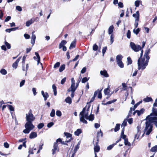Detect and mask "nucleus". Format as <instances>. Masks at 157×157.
Instances as JSON below:
<instances>
[{"label":"nucleus","instance_id":"obj_1","mask_svg":"<svg viewBox=\"0 0 157 157\" xmlns=\"http://www.w3.org/2000/svg\"><path fill=\"white\" fill-rule=\"evenodd\" d=\"M150 52V49H147L143 58H140L138 60V69L144 70L147 66L150 57L148 55Z\"/></svg>","mask_w":157,"mask_h":157},{"label":"nucleus","instance_id":"obj_2","mask_svg":"<svg viewBox=\"0 0 157 157\" xmlns=\"http://www.w3.org/2000/svg\"><path fill=\"white\" fill-rule=\"evenodd\" d=\"M151 116V115L147 116L146 117L147 121L145 123V127L144 129V134H145L147 135H148L152 131V125L151 123L153 122H155L156 120Z\"/></svg>","mask_w":157,"mask_h":157},{"label":"nucleus","instance_id":"obj_3","mask_svg":"<svg viewBox=\"0 0 157 157\" xmlns=\"http://www.w3.org/2000/svg\"><path fill=\"white\" fill-rule=\"evenodd\" d=\"M90 106L89 105L87 108L86 107L84 108L82 111L80 113V115L81 116L80 117V121L84 124H86L87 123V121L84 118L86 119L88 118V116H89L88 111Z\"/></svg>","mask_w":157,"mask_h":157},{"label":"nucleus","instance_id":"obj_4","mask_svg":"<svg viewBox=\"0 0 157 157\" xmlns=\"http://www.w3.org/2000/svg\"><path fill=\"white\" fill-rule=\"evenodd\" d=\"M25 129L24 130L23 132L25 134L29 133L34 128V126L32 122H27L25 123Z\"/></svg>","mask_w":157,"mask_h":157},{"label":"nucleus","instance_id":"obj_5","mask_svg":"<svg viewBox=\"0 0 157 157\" xmlns=\"http://www.w3.org/2000/svg\"><path fill=\"white\" fill-rule=\"evenodd\" d=\"M26 120L27 122H32L34 121L35 119V117L32 113V111L30 110L28 113H26Z\"/></svg>","mask_w":157,"mask_h":157},{"label":"nucleus","instance_id":"obj_6","mask_svg":"<svg viewBox=\"0 0 157 157\" xmlns=\"http://www.w3.org/2000/svg\"><path fill=\"white\" fill-rule=\"evenodd\" d=\"M130 44L131 48L134 52H138L141 49V48L140 45H136L133 42H130Z\"/></svg>","mask_w":157,"mask_h":157},{"label":"nucleus","instance_id":"obj_7","mask_svg":"<svg viewBox=\"0 0 157 157\" xmlns=\"http://www.w3.org/2000/svg\"><path fill=\"white\" fill-rule=\"evenodd\" d=\"M122 58L121 55H118L116 57L117 64L120 67L122 68L124 67V64L121 61Z\"/></svg>","mask_w":157,"mask_h":157},{"label":"nucleus","instance_id":"obj_8","mask_svg":"<svg viewBox=\"0 0 157 157\" xmlns=\"http://www.w3.org/2000/svg\"><path fill=\"white\" fill-rule=\"evenodd\" d=\"M66 143L67 142H66V141H63L61 139L58 138L56 140V141L55 142L54 147H58L59 146L58 144L59 143L62 144L67 145Z\"/></svg>","mask_w":157,"mask_h":157},{"label":"nucleus","instance_id":"obj_9","mask_svg":"<svg viewBox=\"0 0 157 157\" xmlns=\"http://www.w3.org/2000/svg\"><path fill=\"white\" fill-rule=\"evenodd\" d=\"M152 116V117H153L154 118H155L156 119V122L157 121V117H156L157 116V109H155L153 108L152 109V113L149 116Z\"/></svg>","mask_w":157,"mask_h":157},{"label":"nucleus","instance_id":"obj_10","mask_svg":"<svg viewBox=\"0 0 157 157\" xmlns=\"http://www.w3.org/2000/svg\"><path fill=\"white\" fill-rule=\"evenodd\" d=\"M64 135L66 137V138L68 140H67L66 142H70L71 140L72 139V135L70 133L68 132H64Z\"/></svg>","mask_w":157,"mask_h":157},{"label":"nucleus","instance_id":"obj_11","mask_svg":"<svg viewBox=\"0 0 157 157\" xmlns=\"http://www.w3.org/2000/svg\"><path fill=\"white\" fill-rule=\"evenodd\" d=\"M77 88V86H75V84H71V86L67 90L69 92L71 91H75Z\"/></svg>","mask_w":157,"mask_h":157},{"label":"nucleus","instance_id":"obj_12","mask_svg":"<svg viewBox=\"0 0 157 157\" xmlns=\"http://www.w3.org/2000/svg\"><path fill=\"white\" fill-rule=\"evenodd\" d=\"M41 93L42 95L44 98V100L45 101H46L47 98L49 97L48 93L47 92L44 93V92L43 90L41 91Z\"/></svg>","mask_w":157,"mask_h":157},{"label":"nucleus","instance_id":"obj_13","mask_svg":"<svg viewBox=\"0 0 157 157\" xmlns=\"http://www.w3.org/2000/svg\"><path fill=\"white\" fill-rule=\"evenodd\" d=\"M35 55H36V56L37 58V65H38L40 63V65H41V67L42 68H43V65H42V64L40 63V56L39 55L38 53L37 52H35Z\"/></svg>","mask_w":157,"mask_h":157},{"label":"nucleus","instance_id":"obj_14","mask_svg":"<svg viewBox=\"0 0 157 157\" xmlns=\"http://www.w3.org/2000/svg\"><path fill=\"white\" fill-rule=\"evenodd\" d=\"M21 59V57H19L16 60V61L12 65V67L13 68H16L17 67L18 64L19 62L20 59Z\"/></svg>","mask_w":157,"mask_h":157},{"label":"nucleus","instance_id":"obj_15","mask_svg":"<svg viewBox=\"0 0 157 157\" xmlns=\"http://www.w3.org/2000/svg\"><path fill=\"white\" fill-rule=\"evenodd\" d=\"M37 136V134L36 132H32L30 134L29 137L30 139H32L35 138Z\"/></svg>","mask_w":157,"mask_h":157},{"label":"nucleus","instance_id":"obj_16","mask_svg":"<svg viewBox=\"0 0 157 157\" xmlns=\"http://www.w3.org/2000/svg\"><path fill=\"white\" fill-rule=\"evenodd\" d=\"M100 73L101 75H103L105 77H109V75L107 73V71L105 70L103 71H101L100 72Z\"/></svg>","mask_w":157,"mask_h":157},{"label":"nucleus","instance_id":"obj_17","mask_svg":"<svg viewBox=\"0 0 157 157\" xmlns=\"http://www.w3.org/2000/svg\"><path fill=\"white\" fill-rule=\"evenodd\" d=\"M133 16L136 18L135 20L139 21V13L138 11H137L133 15Z\"/></svg>","mask_w":157,"mask_h":157},{"label":"nucleus","instance_id":"obj_18","mask_svg":"<svg viewBox=\"0 0 157 157\" xmlns=\"http://www.w3.org/2000/svg\"><path fill=\"white\" fill-rule=\"evenodd\" d=\"M140 127L139 126H138L137 127V133L136 135L135 136V138H136L137 139H138L139 137V136L140 134Z\"/></svg>","mask_w":157,"mask_h":157},{"label":"nucleus","instance_id":"obj_19","mask_svg":"<svg viewBox=\"0 0 157 157\" xmlns=\"http://www.w3.org/2000/svg\"><path fill=\"white\" fill-rule=\"evenodd\" d=\"M145 109L144 108L141 109L140 110H136V112L138 116H140L143 114L144 112Z\"/></svg>","mask_w":157,"mask_h":157},{"label":"nucleus","instance_id":"obj_20","mask_svg":"<svg viewBox=\"0 0 157 157\" xmlns=\"http://www.w3.org/2000/svg\"><path fill=\"white\" fill-rule=\"evenodd\" d=\"M76 40L75 39L74 41H72L70 45L69 49H71L75 47Z\"/></svg>","mask_w":157,"mask_h":157},{"label":"nucleus","instance_id":"obj_21","mask_svg":"<svg viewBox=\"0 0 157 157\" xmlns=\"http://www.w3.org/2000/svg\"><path fill=\"white\" fill-rule=\"evenodd\" d=\"M92 111L91 112V114L89 116H88V118L86 119L87 120H88L90 121H92L94 119V115L92 114Z\"/></svg>","mask_w":157,"mask_h":157},{"label":"nucleus","instance_id":"obj_22","mask_svg":"<svg viewBox=\"0 0 157 157\" xmlns=\"http://www.w3.org/2000/svg\"><path fill=\"white\" fill-rule=\"evenodd\" d=\"M33 22L34 21L32 19H31L30 20L27 21L26 22V25L27 27H29L31 24H32Z\"/></svg>","mask_w":157,"mask_h":157},{"label":"nucleus","instance_id":"obj_23","mask_svg":"<svg viewBox=\"0 0 157 157\" xmlns=\"http://www.w3.org/2000/svg\"><path fill=\"white\" fill-rule=\"evenodd\" d=\"M114 27L113 25L110 26L108 29V33L109 34H111L113 32Z\"/></svg>","mask_w":157,"mask_h":157},{"label":"nucleus","instance_id":"obj_24","mask_svg":"<svg viewBox=\"0 0 157 157\" xmlns=\"http://www.w3.org/2000/svg\"><path fill=\"white\" fill-rule=\"evenodd\" d=\"M82 133L81 129H77L76 131L75 132V135L77 136H79Z\"/></svg>","mask_w":157,"mask_h":157},{"label":"nucleus","instance_id":"obj_25","mask_svg":"<svg viewBox=\"0 0 157 157\" xmlns=\"http://www.w3.org/2000/svg\"><path fill=\"white\" fill-rule=\"evenodd\" d=\"M67 43V41L65 40H63L59 44V48H61L63 46Z\"/></svg>","mask_w":157,"mask_h":157},{"label":"nucleus","instance_id":"obj_26","mask_svg":"<svg viewBox=\"0 0 157 157\" xmlns=\"http://www.w3.org/2000/svg\"><path fill=\"white\" fill-rule=\"evenodd\" d=\"M65 101L67 103L70 104H71L72 102V100L70 97H68L65 99Z\"/></svg>","mask_w":157,"mask_h":157},{"label":"nucleus","instance_id":"obj_27","mask_svg":"<svg viewBox=\"0 0 157 157\" xmlns=\"http://www.w3.org/2000/svg\"><path fill=\"white\" fill-rule=\"evenodd\" d=\"M143 101L145 102H148L152 101V99L151 97H147L144 98V99Z\"/></svg>","mask_w":157,"mask_h":157},{"label":"nucleus","instance_id":"obj_28","mask_svg":"<svg viewBox=\"0 0 157 157\" xmlns=\"http://www.w3.org/2000/svg\"><path fill=\"white\" fill-rule=\"evenodd\" d=\"M140 30L139 28H137V29L135 28L133 29V32L136 35H137L140 32Z\"/></svg>","mask_w":157,"mask_h":157},{"label":"nucleus","instance_id":"obj_29","mask_svg":"<svg viewBox=\"0 0 157 157\" xmlns=\"http://www.w3.org/2000/svg\"><path fill=\"white\" fill-rule=\"evenodd\" d=\"M109 89L108 88L105 89L104 91L105 94L108 95H109Z\"/></svg>","mask_w":157,"mask_h":157},{"label":"nucleus","instance_id":"obj_30","mask_svg":"<svg viewBox=\"0 0 157 157\" xmlns=\"http://www.w3.org/2000/svg\"><path fill=\"white\" fill-rule=\"evenodd\" d=\"M120 124H116L115 127L114 128V131L116 132L118 131L120 129Z\"/></svg>","mask_w":157,"mask_h":157},{"label":"nucleus","instance_id":"obj_31","mask_svg":"<svg viewBox=\"0 0 157 157\" xmlns=\"http://www.w3.org/2000/svg\"><path fill=\"white\" fill-rule=\"evenodd\" d=\"M124 143L125 145L128 147L130 146L131 144L128 141V139L125 140H124Z\"/></svg>","mask_w":157,"mask_h":157},{"label":"nucleus","instance_id":"obj_32","mask_svg":"<svg viewBox=\"0 0 157 157\" xmlns=\"http://www.w3.org/2000/svg\"><path fill=\"white\" fill-rule=\"evenodd\" d=\"M90 78L89 77L88 78H87L86 77H84L83 78L82 80V83H84L87 81Z\"/></svg>","mask_w":157,"mask_h":157},{"label":"nucleus","instance_id":"obj_33","mask_svg":"<svg viewBox=\"0 0 157 157\" xmlns=\"http://www.w3.org/2000/svg\"><path fill=\"white\" fill-rule=\"evenodd\" d=\"M65 66L64 64L62 65L59 68V71L60 72L62 71L64 69Z\"/></svg>","mask_w":157,"mask_h":157},{"label":"nucleus","instance_id":"obj_34","mask_svg":"<svg viewBox=\"0 0 157 157\" xmlns=\"http://www.w3.org/2000/svg\"><path fill=\"white\" fill-rule=\"evenodd\" d=\"M127 121V120L125 119L123 121V123H122L121 126H123V128H124V127L126 125Z\"/></svg>","mask_w":157,"mask_h":157},{"label":"nucleus","instance_id":"obj_35","mask_svg":"<svg viewBox=\"0 0 157 157\" xmlns=\"http://www.w3.org/2000/svg\"><path fill=\"white\" fill-rule=\"evenodd\" d=\"M0 72L3 75H6L7 74V71L5 69H2L0 71Z\"/></svg>","mask_w":157,"mask_h":157},{"label":"nucleus","instance_id":"obj_36","mask_svg":"<svg viewBox=\"0 0 157 157\" xmlns=\"http://www.w3.org/2000/svg\"><path fill=\"white\" fill-rule=\"evenodd\" d=\"M141 2V1H136L135 2V5L136 7H138L139 6L140 3Z\"/></svg>","mask_w":157,"mask_h":157},{"label":"nucleus","instance_id":"obj_37","mask_svg":"<svg viewBox=\"0 0 157 157\" xmlns=\"http://www.w3.org/2000/svg\"><path fill=\"white\" fill-rule=\"evenodd\" d=\"M55 110L54 109H52L51 112L50 116L51 117H53L55 116Z\"/></svg>","mask_w":157,"mask_h":157},{"label":"nucleus","instance_id":"obj_38","mask_svg":"<svg viewBox=\"0 0 157 157\" xmlns=\"http://www.w3.org/2000/svg\"><path fill=\"white\" fill-rule=\"evenodd\" d=\"M117 100L116 99H114L113 100L109 101L108 102H107L106 104H104V105H106V104H111L115 102Z\"/></svg>","mask_w":157,"mask_h":157},{"label":"nucleus","instance_id":"obj_39","mask_svg":"<svg viewBox=\"0 0 157 157\" xmlns=\"http://www.w3.org/2000/svg\"><path fill=\"white\" fill-rule=\"evenodd\" d=\"M127 37L128 38L130 39L131 37V32L130 30H128L127 33Z\"/></svg>","mask_w":157,"mask_h":157},{"label":"nucleus","instance_id":"obj_40","mask_svg":"<svg viewBox=\"0 0 157 157\" xmlns=\"http://www.w3.org/2000/svg\"><path fill=\"white\" fill-rule=\"evenodd\" d=\"M44 126V124L43 123H40L38 124L37 128H38L40 129L42 128Z\"/></svg>","mask_w":157,"mask_h":157},{"label":"nucleus","instance_id":"obj_41","mask_svg":"<svg viewBox=\"0 0 157 157\" xmlns=\"http://www.w3.org/2000/svg\"><path fill=\"white\" fill-rule=\"evenodd\" d=\"M56 114L58 117H60L62 115V113L59 110H57L56 112Z\"/></svg>","mask_w":157,"mask_h":157},{"label":"nucleus","instance_id":"obj_42","mask_svg":"<svg viewBox=\"0 0 157 157\" xmlns=\"http://www.w3.org/2000/svg\"><path fill=\"white\" fill-rule=\"evenodd\" d=\"M98 49V46L96 45V44H94L93 47V49L94 51H97Z\"/></svg>","mask_w":157,"mask_h":157},{"label":"nucleus","instance_id":"obj_43","mask_svg":"<svg viewBox=\"0 0 157 157\" xmlns=\"http://www.w3.org/2000/svg\"><path fill=\"white\" fill-rule=\"evenodd\" d=\"M58 148H54L52 149V154L54 155L55 154V152L57 151V152L58 151V149H57Z\"/></svg>","mask_w":157,"mask_h":157},{"label":"nucleus","instance_id":"obj_44","mask_svg":"<svg viewBox=\"0 0 157 157\" xmlns=\"http://www.w3.org/2000/svg\"><path fill=\"white\" fill-rule=\"evenodd\" d=\"M35 33V31H33L32 33V36L31 37V39L35 40L36 38V36L35 34H34V33Z\"/></svg>","mask_w":157,"mask_h":157},{"label":"nucleus","instance_id":"obj_45","mask_svg":"<svg viewBox=\"0 0 157 157\" xmlns=\"http://www.w3.org/2000/svg\"><path fill=\"white\" fill-rule=\"evenodd\" d=\"M107 48V47H103L102 49V53L103 54V56H104V54H105Z\"/></svg>","mask_w":157,"mask_h":157},{"label":"nucleus","instance_id":"obj_46","mask_svg":"<svg viewBox=\"0 0 157 157\" xmlns=\"http://www.w3.org/2000/svg\"><path fill=\"white\" fill-rule=\"evenodd\" d=\"M127 60L128 62V64H130L132 63V60L130 57H128L127 58Z\"/></svg>","mask_w":157,"mask_h":157},{"label":"nucleus","instance_id":"obj_47","mask_svg":"<svg viewBox=\"0 0 157 157\" xmlns=\"http://www.w3.org/2000/svg\"><path fill=\"white\" fill-rule=\"evenodd\" d=\"M60 64V63L59 62H58L55 63L54 66V68H56L58 67H59Z\"/></svg>","mask_w":157,"mask_h":157},{"label":"nucleus","instance_id":"obj_48","mask_svg":"<svg viewBox=\"0 0 157 157\" xmlns=\"http://www.w3.org/2000/svg\"><path fill=\"white\" fill-rule=\"evenodd\" d=\"M5 44L6 45V46L7 48L9 49L10 48H11L10 45L9 43H8L6 41H5Z\"/></svg>","mask_w":157,"mask_h":157},{"label":"nucleus","instance_id":"obj_49","mask_svg":"<svg viewBox=\"0 0 157 157\" xmlns=\"http://www.w3.org/2000/svg\"><path fill=\"white\" fill-rule=\"evenodd\" d=\"M122 86L123 87V90H125L126 89L127 86H126V84L124 83H122Z\"/></svg>","mask_w":157,"mask_h":157},{"label":"nucleus","instance_id":"obj_50","mask_svg":"<svg viewBox=\"0 0 157 157\" xmlns=\"http://www.w3.org/2000/svg\"><path fill=\"white\" fill-rule=\"evenodd\" d=\"M10 111H13L14 110V108L12 106V105H8Z\"/></svg>","mask_w":157,"mask_h":157},{"label":"nucleus","instance_id":"obj_51","mask_svg":"<svg viewBox=\"0 0 157 157\" xmlns=\"http://www.w3.org/2000/svg\"><path fill=\"white\" fill-rule=\"evenodd\" d=\"M100 90L98 94V98H102V95L101 93V90Z\"/></svg>","mask_w":157,"mask_h":157},{"label":"nucleus","instance_id":"obj_52","mask_svg":"<svg viewBox=\"0 0 157 157\" xmlns=\"http://www.w3.org/2000/svg\"><path fill=\"white\" fill-rule=\"evenodd\" d=\"M16 9L19 11H21L22 10L21 7L19 6H16Z\"/></svg>","mask_w":157,"mask_h":157},{"label":"nucleus","instance_id":"obj_53","mask_svg":"<svg viewBox=\"0 0 157 157\" xmlns=\"http://www.w3.org/2000/svg\"><path fill=\"white\" fill-rule=\"evenodd\" d=\"M54 124V123L53 122H51L48 123L47 124V127L50 128Z\"/></svg>","mask_w":157,"mask_h":157},{"label":"nucleus","instance_id":"obj_54","mask_svg":"<svg viewBox=\"0 0 157 157\" xmlns=\"http://www.w3.org/2000/svg\"><path fill=\"white\" fill-rule=\"evenodd\" d=\"M25 81V80H22L20 83V86L22 87L24 84Z\"/></svg>","mask_w":157,"mask_h":157},{"label":"nucleus","instance_id":"obj_55","mask_svg":"<svg viewBox=\"0 0 157 157\" xmlns=\"http://www.w3.org/2000/svg\"><path fill=\"white\" fill-rule=\"evenodd\" d=\"M151 151L152 152H156L157 151V148H151Z\"/></svg>","mask_w":157,"mask_h":157},{"label":"nucleus","instance_id":"obj_56","mask_svg":"<svg viewBox=\"0 0 157 157\" xmlns=\"http://www.w3.org/2000/svg\"><path fill=\"white\" fill-rule=\"evenodd\" d=\"M86 68L85 67H84L81 70V73L82 74H83L85 73V72L86 71Z\"/></svg>","mask_w":157,"mask_h":157},{"label":"nucleus","instance_id":"obj_57","mask_svg":"<svg viewBox=\"0 0 157 157\" xmlns=\"http://www.w3.org/2000/svg\"><path fill=\"white\" fill-rule=\"evenodd\" d=\"M95 154L98 152L100 151V148H94Z\"/></svg>","mask_w":157,"mask_h":157},{"label":"nucleus","instance_id":"obj_58","mask_svg":"<svg viewBox=\"0 0 157 157\" xmlns=\"http://www.w3.org/2000/svg\"><path fill=\"white\" fill-rule=\"evenodd\" d=\"M26 147L25 142H23L22 144L20 145L18 147Z\"/></svg>","mask_w":157,"mask_h":157},{"label":"nucleus","instance_id":"obj_59","mask_svg":"<svg viewBox=\"0 0 157 157\" xmlns=\"http://www.w3.org/2000/svg\"><path fill=\"white\" fill-rule=\"evenodd\" d=\"M32 91L33 93V95L35 96L36 94L37 93L36 91V89L35 88H33L32 89Z\"/></svg>","mask_w":157,"mask_h":157},{"label":"nucleus","instance_id":"obj_60","mask_svg":"<svg viewBox=\"0 0 157 157\" xmlns=\"http://www.w3.org/2000/svg\"><path fill=\"white\" fill-rule=\"evenodd\" d=\"M24 36L26 39H29L30 38V35L27 34H25Z\"/></svg>","mask_w":157,"mask_h":157},{"label":"nucleus","instance_id":"obj_61","mask_svg":"<svg viewBox=\"0 0 157 157\" xmlns=\"http://www.w3.org/2000/svg\"><path fill=\"white\" fill-rule=\"evenodd\" d=\"M113 35L112 34L110 36V41L111 44H112L113 42Z\"/></svg>","mask_w":157,"mask_h":157},{"label":"nucleus","instance_id":"obj_62","mask_svg":"<svg viewBox=\"0 0 157 157\" xmlns=\"http://www.w3.org/2000/svg\"><path fill=\"white\" fill-rule=\"evenodd\" d=\"M66 77H65L64 78H63L61 81V83L62 84H63L66 81Z\"/></svg>","mask_w":157,"mask_h":157},{"label":"nucleus","instance_id":"obj_63","mask_svg":"<svg viewBox=\"0 0 157 157\" xmlns=\"http://www.w3.org/2000/svg\"><path fill=\"white\" fill-rule=\"evenodd\" d=\"M3 16V14L2 12L0 10V19H2Z\"/></svg>","mask_w":157,"mask_h":157},{"label":"nucleus","instance_id":"obj_64","mask_svg":"<svg viewBox=\"0 0 157 157\" xmlns=\"http://www.w3.org/2000/svg\"><path fill=\"white\" fill-rule=\"evenodd\" d=\"M11 19V17L10 16H7L5 20V22L8 21Z\"/></svg>","mask_w":157,"mask_h":157}]
</instances>
